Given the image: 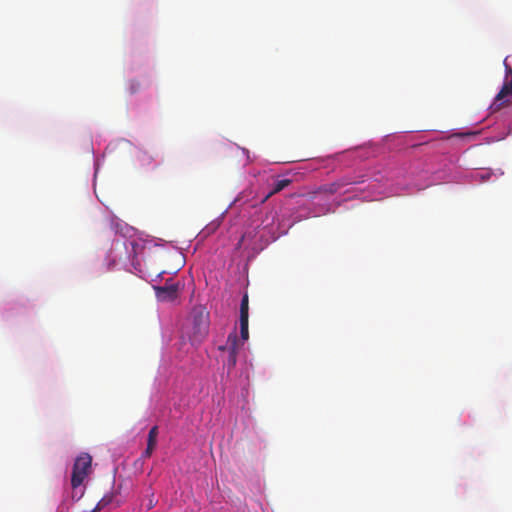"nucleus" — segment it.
I'll list each match as a JSON object with an SVG mask.
<instances>
[{
	"mask_svg": "<svg viewBox=\"0 0 512 512\" xmlns=\"http://www.w3.org/2000/svg\"><path fill=\"white\" fill-rule=\"evenodd\" d=\"M189 322L186 328L189 341L194 346L199 345L208 335L209 313L203 306H195L190 313Z\"/></svg>",
	"mask_w": 512,
	"mask_h": 512,
	"instance_id": "f257e3e1",
	"label": "nucleus"
},
{
	"mask_svg": "<svg viewBox=\"0 0 512 512\" xmlns=\"http://www.w3.org/2000/svg\"><path fill=\"white\" fill-rule=\"evenodd\" d=\"M92 457L87 453L78 456L73 465L71 486L73 489L81 486L91 470Z\"/></svg>",
	"mask_w": 512,
	"mask_h": 512,
	"instance_id": "f03ea898",
	"label": "nucleus"
},
{
	"mask_svg": "<svg viewBox=\"0 0 512 512\" xmlns=\"http://www.w3.org/2000/svg\"><path fill=\"white\" fill-rule=\"evenodd\" d=\"M240 348V341L238 340L236 333L229 334L226 345L219 347L220 350L228 352L226 365L228 366L229 369H232L236 366L237 354Z\"/></svg>",
	"mask_w": 512,
	"mask_h": 512,
	"instance_id": "7ed1b4c3",
	"label": "nucleus"
},
{
	"mask_svg": "<svg viewBox=\"0 0 512 512\" xmlns=\"http://www.w3.org/2000/svg\"><path fill=\"white\" fill-rule=\"evenodd\" d=\"M154 290L159 300L172 301L178 296L179 282H175L170 278L166 280L164 285L154 286Z\"/></svg>",
	"mask_w": 512,
	"mask_h": 512,
	"instance_id": "20e7f679",
	"label": "nucleus"
},
{
	"mask_svg": "<svg viewBox=\"0 0 512 512\" xmlns=\"http://www.w3.org/2000/svg\"><path fill=\"white\" fill-rule=\"evenodd\" d=\"M509 95H512V77L511 80L508 83H505L501 90L498 92V94L495 97L494 103L491 105V108L494 111H497L503 107L504 104H506L508 101L505 100L506 97Z\"/></svg>",
	"mask_w": 512,
	"mask_h": 512,
	"instance_id": "39448f33",
	"label": "nucleus"
},
{
	"mask_svg": "<svg viewBox=\"0 0 512 512\" xmlns=\"http://www.w3.org/2000/svg\"><path fill=\"white\" fill-rule=\"evenodd\" d=\"M290 184H291L290 179H281V180L275 181L272 190L268 193V195L263 199L262 202H265L269 197H271L272 195H274L276 193H279L284 188L288 187Z\"/></svg>",
	"mask_w": 512,
	"mask_h": 512,
	"instance_id": "423d86ee",
	"label": "nucleus"
},
{
	"mask_svg": "<svg viewBox=\"0 0 512 512\" xmlns=\"http://www.w3.org/2000/svg\"><path fill=\"white\" fill-rule=\"evenodd\" d=\"M360 181H352L350 179H347V178H343L335 183H332L330 185L327 186V188L325 189L327 192L333 194V193H336L341 187L345 186V185H349V184H353V183H359Z\"/></svg>",
	"mask_w": 512,
	"mask_h": 512,
	"instance_id": "0eeeda50",
	"label": "nucleus"
},
{
	"mask_svg": "<svg viewBox=\"0 0 512 512\" xmlns=\"http://www.w3.org/2000/svg\"><path fill=\"white\" fill-rule=\"evenodd\" d=\"M240 335H241V342L240 347L243 345V343L248 340L249 338V331H248V318H240Z\"/></svg>",
	"mask_w": 512,
	"mask_h": 512,
	"instance_id": "6e6552de",
	"label": "nucleus"
},
{
	"mask_svg": "<svg viewBox=\"0 0 512 512\" xmlns=\"http://www.w3.org/2000/svg\"><path fill=\"white\" fill-rule=\"evenodd\" d=\"M249 300L248 295L245 294L241 300L240 304V318H249Z\"/></svg>",
	"mask_w": 512,
	"mask_h": 512,
	"instance_id": "1a4fd4ad",
	"label": "nucleus"
},
{
	"mask_svg": "<svg viewBox=\"0 0 512 512\" xmlns=\"http://www.w3.org/2000/svg\"><path fill=\"white\" fill-rule=\"evenodd\" d=\"M157 437H158V426H153L148 433L147 445L153 446L156 448Z\"/></svg>",
	"mask_w": 512,
	"mask_h": 512,
	"instance_id": "9d476101",
	"label": "nucleus"
},
{
	"mask_svg": "<svg viewBox=\"0 0 512 512\" xmlns=\"http://www.w3.org/2000/svg\"><path fill=\"white\" fill-rule=\"evenodd\" d=\"M113 500V495L110 494V495H104L101 500L98 502V504L96 505V507L94 508L96 511H100L101 509H103L104 507H106L107 505H109Z\"/></svg>",
	"mask_w": 512,
	"mask_h": 512,
	"instance_id": "9b49d317",
	"label": "nucleus"
},
{
	"mask_svg": "<svg viewBox=\"0 0 512 512\" xmlns=\"http://www.w3.org/2000/svg\"><path fill=\"white\" fill-rule=\"evenodd\" d=\"M155 447L147 445L145 451L142 453V458L147 459L150 458Z\"/></svg>",
	"mask_w": 512,
	"mask_h": 512,
	"instance_id": "f8f14e48",
	"label": "nucleus"
},
{
	"mask_svg": "<svg viewBox=\"0 0 512 512\" xmlns=\"http://www.w3.org/2000/svg\"><path fill=\"white\" fill-rule=\"evenodd\" d=\"M504 66H505V69H506V75L512 74V68L507 64V60L506 59L504 60Z\"/></svg>",
	"mask_w": 512,
	"mask_h": 512,
	"instance_id": "ddd939ff",
	"label": "nucleus"
}]
</instances>
